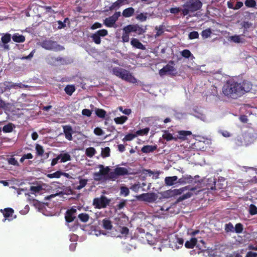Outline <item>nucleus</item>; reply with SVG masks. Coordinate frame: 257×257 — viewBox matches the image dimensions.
<instances>
[{"mask_svg":"<svg viewBox=\"0 0 257 257\" xmlns=\"http://www.w3.org/2000/svg\"><path fill=\"white\" fill-rule=\"evenodd\" d=\"M95 113L96 115L99 118H103L105 117L106 114V112L103 109L97 108L95 110Z\"/></svg>","mask_w":257,"mask_h":257,"instance_id":"obj_32","label":"nucleus"},{"mask_svg":"<svg viewBox=\"0 0 257 257\" xmlns=\"http://www.w3.org/2000/svg\"><path fill=\"white\" fill-rule=\"evenodd\" d=\"M0 211L3 212V215L5 217L3 221H5L7 219H8L9 221H11L14 218H16V215H15L13 217L14 210L11 208H6L4 210L1 209Z\"/></svg>","mask_w":257,"mask_h":257,"instance_id":"obj_12","label":"nucleus"},{"mask_svg":"<svg viewBox=\"0 0 257 257\" xmlns=\"http://www.w3.org/2000/svg\"><path fill=\"white\" fill-rule=\"evenodd\" d=\"M163 138L166 140L167 141H170L173 140V136L172 135L167 131L165 132V134L163 135Z\"/></svg>","mask_w":257,"mask_h":257,"instance_id":"obj_56","label":"nucleus"},{"mask_svg":"<svg viewBox=\"0 0 257 257\" xmlns=\"http://www.w3.org/2000/svg\"><path fill=\"white\" fill-rule=\"evenodd\" d=\"M36 150L37 155L42 156L44 153V150L42 146L39 144L36 145Z\"/></svg>","mask_w":257,"mask_h":257,"instance_id":"obj_42","label":"nucleus"},{"mask_svg":"<svg viewBox=\"0 0 257 257\" xmlns=\"http://www.w3.org/2000/svg\"><path fill=\"white\" fill-rule=\"evenodd\" d=\"M249 214L251 215L257 214V207L253 204H251L249 208Z\"/></svg>","mask_w":257,"mask_h":257,"instance_id":"obj_52","label":"nucleus"},{"mask_svg":"<svg viewBox=\"0 0 257 257\" xmlns=\"http://www.w3.org/2000/svg\"><path fill=\"white\" fill-rule=\"evenodd\" d=\"M77 210L74 208H71L70 209H68L65 215V218L66 221L68 223L72 222L76 218V213Z\"/></svg>","mask_w":257,"mask_h":257,"instance_id":"obj_13","label":"nucleus"},{"mask_svg":"<svg viewBox=\"0 0 257 257\" xmlns=\"http://www.w3.org/2000/svg\"><path fill=\"white\" fill-rule=\"evenodd\" d=\"M178 179V177L176 176L172 177H167L165 179V182L167 185L172 186L174 185L175 181Z\"/></svg>","mask_w":257,"mask_h":257,"instance_id":"obj_24","label":"nucleus"},{"mask_svg":"<svg viewBox=\"0 0 257 257\" xmlns=\"http://www.w3.org/2000/svg\"><path fill=\"white\" fill-rule=\"evenodd\" d=\"M149 131V127H146L144 129L138 130L136 132V137L137 136L147 135Z\"/></svg>","mask_w":257,"mask_h":257,"instance_id":"obj_37","label":"nucleus"},{"mask_svg":"<svg viewBox=\"0 0 257 257\" xmlns=\"http://www.w3.org/2000/svg\"><path fill=\"white\" fill-rule=\"evenodd\" d=\"M181 54L182 57H183L185 58H189L191 56H192V54L191 53V52L188 49H185V50H183V51H182L181 52Z\"/></svg>","mask_w":257,"mask_h":257,"instance_id":"obj_48","label":"nucleus"},{"mask_svg":"<svg viewBox=\"0 0 257 257\" xmlns=\"http://www.w3.org/2000/svg\"><path fill=\"white\" fill-rule=\"evenodd\" d=\"M169 245L170 247L175 249H179L182 247L184 243V239L179 237L178 235H175L169 238Z\"/></svg>","mask_w":257,"mask_h":257,"instance_id":"obj_7","label":"nucleus"},{"mask_svg":"<svg viewBox=\"0 0 257 257\" xmlns=\"http://www.w3.org/2000/svg\"><path fill=\"white\" fill-rule=\"evenodd\" d=\"M94 133L95 135L100 136L103 135L104 133L100 127H96L94 130Z\"/></svg>","mask_w":257,"mask_h":257,"instance_id":"obj_59","label":"nucleus"},{"mask_svg":"<svg viewBox=\"0 0 257 257\" xmlns=\"http://www.w3.org/2000/svg\"><path fill=\"white\" fill-rule=\"evenodd\" d=\"M64 90L67 94H68L69 96L72 95V93L75 91V86L73 85H67Z\"/></svg>","mask_w":257,"mask_h":257,"instance_id":"obj_30","label":"nucleus"},{"mask_svg":"<svg viewBox=\"0 0 257 257\" xmlns=\"http://www.w3.org/2000/svg\"><path fill=\"white\" fill-rule=\"evenodd\" d=\"M182 10L180 8L176 7V8H171L169 11L171 13L174 14H177L179 13L180 12H182Z\"/></svg>","mask_w":257,"mask_h":257,"instance_id":"obj_63","label":"nucleus"},{"mask_svg":"<svg viewBox=\"0 0 257 257\" xmlns=\"http://www.w3.org/2000/svg\"><path fill=\"white\" fill-rule=\"evenodd\" d=\"M225 230L226 232H234L233 224L231 222L226 224L225 225Z\"/></svg>","mask_w":257,"mask_h":257,"instance_id":"obj_57","label":"nucleus"},{"mask_svg":"<svg viewBox=\"0 0 257 257\" xmlns=\"http://www.w3.org/2000/svg\"><path fill=\"white\" fill-rule=\"evenodd\" d=\"M164 26L160 25L159 27L156 26L155 29L157 30L156 34H155V38L161 36L164 33Z\"/></svg>","mask_w":257,"mask_h":257,"instance_id":"obj_45","label":"nucleus"},{"mask_svg":"<svg viewBox=\"0 0 257 257\" xmlns=\"http://www.w3.org/2000/svg\"><path fill=\"white\" fill-rule=\"evenodd\" d=\"M61 163H64L71 160V156L67 153H61L58 155Z\"/></svg>","mask_w":257,"mask_h":257,"instance_id":"obj_22","label":"nucleus"},{"mask_svg":"<svg viewBox=\"0 0 257 257\" xmlns=\"http://www.w3.org/2000/svg\"><path fill=\"white\" fill-rule=\"evenodd\" d=\"M245 6L247 8H255L256 2L255 0H246L244 2Z\"/></svg>","mask_w":257,"mask_h":257,"instance_id":"obj_44","label":"nucleus"},{"mask_svg":"<svg viewBox=\"0 0 257 257\" xmlns=\"http://www.w3.org/2000/svg\"><path fill=\"white\" fill-rule=\"evenodd\" d=\"M199 37V34L196 31H193L189 33V38L191 40L197 39Z\"/></svg>","mask_w":257,"mask_h":257,"instance_id":"obj_60","label":"nucleus"},{"mask_svg":"<svg viewBox=\"0 0 257 257\" xmlns=\"http://www.w3.org/2000/svg\"><path fill=\"white\" fill-rule=\"evenodd\" d=\"M243 229V225L240 223H238L235 225L234 228V231L237 233H240L242 232Z\"/></svg>","mask_w":257,"mask_h":257,"instance_id":"obj_47","label":"nucleus"},{"mask_svg":"<svg viewBox=\"0 0 257 257\" xmlns=\"http://www.w3.org/2000/svg\"><path fill=\"white\" fill-rule=\"evenodd\" d=\"M157 149V146L156 145L154 146L146 145L143 147L141 151L144 153H149L153 152Z\"/></svg>","mask_w":257,"mask_h":257,"instance_id":"obj_18","label":"nucleus"},{"mask_svg":"<svg viewBox=\"0 0 257 257\" xmlns=\"http://www.w3.org/2000/svg\"><path fill=\"white\" fill-rule=\"evenodd\" d=\"M96 33L100 36V37H104L107 35L108 32L105 29H101L97 31L96 32Z\"/></svg>","mask_w":257,"mask_h":257,"instance_id":"obj_62","label":"nucleus"},{"mask_svg":"<svg viewBox=\"0 0 257 257\" xmlns=\"http://www.w3.org/2000/svg\"><path fill=\"white\" fill-rule=\"evenodd\" d=\"M125 0H117L111 5L110 7V10H113L116 8H119L124 2Z\"/></svg>","mask_w":257,"mask_h":257,"instance_id":"obj_46","label":"nucleus"},{"mask_svg":"<svg viewBox=\"0 0 257 257\" xmlns=\"http://www.w3.org/2000/svg\"><path fill=\"white\" fill-rule=\"evenodd\" d=\"M183 6L184 9L182 10V14L185 16L190 13L199 10L202 7V3L200 0H189Z\"/></svg>","mask_w":257,"mask_h":257,"instance_id":"obj_2","label":"nucleus"},{"mask_svg":"<svg viewBox=\"0 0 257 257\" xmlns=\"http://www.w3.org/2000/svg\"><path fill=\"white\" fill-rule=\"evenodd\" d=\"M88 180L86 179H80L79 180V185L76 187L77 190H80L84 188L87 183Z\"/></svg>","mask_w":257,"mask_h":257,"instance_id":"obj_39","label":"nucleus"},{"mask_svg":"<svg viewBox=\"0 0 257 257\" xmlns=\"http://www.w3.org/2000/svg\"><path fill=\"white\" fill-rule=\"evenodd\" d=\"M194 184L196 185L193 187L190 188L189 186H186L178 189L173 190L174 196L181 194L184 191L187 190H189L191 192H194L195 194H197L202 190L201 183L199 181H194Z\"/></svg>","mask_w":257,"mask_h":257,"instance_id":"obj_4","label":"nucleus"},{"mask_svg":"<svg viewBox=\"0 0 257 257\" xmlns=\"http://www.w3.org/2000/svg\"><path fill=\"white\" fill-rule=\"evenodd\" d=\"M102 225L103 228L106 230H111L112 228L111 221L106 218L102 220Z\"/></svg>","mask_w":257,"mask_h":257,"instance_id":"obj_21","label":"nucleus"},{"mask_svg":"<svg viewBox=\"0 0 257 257\" xmlns=\"http://www.w3.org/2000/svg\"><path fill=\"white\" fill-rule=\"evenodd\" d=\"M136 19L141 22L146 21L147 19V13H140L137 16Z\"/></svg>","mask_w":257,"mask_h":257,"instance_id":"obj_50","label":"nucleus"},{"mask_svg":"<svg viewBox=\"0 0 257 257\" xmlns=\"http://www.w3.org/2000/svg\"><path fill=\"white\" fill-rule=\"evenodd\" d=\"M127 119L128 118L127 116L122 115L114 118V121L116 124H122L124 123L127 120Z\"/></svg>","mask_w":257,"mask_h":257,"instance_id":"obj_29","label":"nucleus"},{"mask_svg":"<svg viewBox=\"0 0 257 257\" xmlns=\"http://www.w3.org/2000/svg\"><path fill=\"white\" fill-rule=\"evenodd\" d=\"M96 153L95 149L93 147H89L86 149L85 154L88 157H93Z\"/></svg>","mask_w":257,"mask_h":257,"instance_id":"obj_33","label":"nucleus"},{"mask_svg":"<svg viewBox=\"0 0 257 257\" xmlns=\"http://www.w3.org/2000/svg\"><path fill=\"white\" fill-rule=\"evenodd\" d=\"M78 218L82 222H87L89 219V216L88 214L85 213H82L78 215Z\"/></svg>","mask_w":257,"mask_h":257,"instance_id":"obj_31","label":"nucleus"},{"mask_svg":"<svg viewBox=\"0 0 257 257\" xmlns=\"http://www.w3.org/2000/svg\"><path fill=\"white\" fill-rule=\"evenodd\" d=\"M44 10L46 11V13H50L51 14H56L58 11H56L52 9L51 7L50 6H42Z\"/></svg>","mask_w":257,"mask_h":257,"instance_id":"obj_55","label":"nucleus"},{"mask_svg":"<svg viewBox=\"0 0 257 257\" xmlns=\"http://www.w3.org/2000/svg\"><path fill=\"white\" fill-rule=\"evenodd\" d=\"M112 71L114 75L122 79L132 83H135L137 82V79L125 69L116 67H114Z\"/></svg>","mask_w":257,"mask_h":257,"instance_id":"obj_3","label":"nucleus"},{"mask_svg":"<svg viewBox=\"0 0 257 257\" xmlns=\"http://www.w3.org/2000/svg\"><path fill=\"white\" fill-rule=\"evenodd\" d=\"M67 22H69V20L68 18H66L63 22H62L61 21H58L57 23L58 24V29H61L63 28H64L66 27V23Z\"/></svg>","mask_w":257,"mask_h":257,"instance_id":"obj_40","label":"nucleus"},{"mask_svg":"<svg viewBox=\"0 0 257 257\" xmlns=\"http://www.w3.org/2000/svg\"><path fill=\"white\" fill-rule=\"evenodd\" d=\"M110 148L106 147L103 149L101 151V155L103 157H108L110 156Z\"/></svg>","mask_w":257,"mask_h":257,"instance_id":"obj_49","label":"nucleus"},{"mask_svg":"<svg viewBox=\"0 0 257 257\" xmlns=\"http://www.w3.org/2000/svg\"><path fill=\"white\" fill-rule=\"evenodd\" d=\"M139 200L153 203L158 199V195L154 192L143 193L137 197Z\"/></svg>","mask_w":257,"mask_h":257,"instance_id":"obj_8","label":"nucleus"},{"mask_svg":"<svg viewBox=\"0 0 257 257\" xmlns=\"http://www.w3.org/2000/svg\"><path fill=\"white\" fill-rule=\"evenodd\" d=\"M90 37L92 38L93 41L96 44H100L101 43V38L95 32L94 34H93Z\"/></svg>","mask_w":257,"mask_h":257,"instance_id":"obj_36","label":"nucleus"},{"mask_svg":"<svg viewBox=\"0 0 257 257\" xmlns=\"http://www.w3.org/2000/svg\"><path fill=\"white\" fill-rule=\"evenodd\" d=\"M197 242V238L192 237L190 240H187L185 242V246L187 248H193L196 245Z\"/></svg>","mask_w":257,"mask_h":257,"instance_id":"obj_20","label":"nucleus"},{"mask_svg":"<svg viewBox=\"0 0 257 257\" xmlns=\"http://www.w3.org/2000/svg\"><path fill=\"white\" fill-rule=\"evenodd\" d=\"M110 200L106 197L101 195L100 197H96L93 199L92 204L95 208L101 209L107 207L110 203Z\"/></svg>","mask_w":257,"mask_h":257,"instance_id":"obj_6","label":"nucleus"},{"mask_svg":"<svg viewBox=\"0 0 257 257\" xmlns=\"http://www.w3.org/2000/svg\"><path fill=\"white\" fill-rule=\"evenodd\" d=\"M11 39V35L10 34H6L1 38L2 42L4 44H7L10 42Z\"/></svg>","mask_w":257,"mask_h":257,"instance_id":"obj_43","label":"nucleus"},{"mask_svg":"<svg viewBox=\"0 0 257 257\" xmlns=\"http://www.w3.org/2000/svg\"><path fill=\"white\" fill-rule=\"evenodd\" d=\"M41 46L49 50H57V48L60 47V45H58L57 43L51 40H46L42 42Z\"/></svg>","mask_w":257,"mask_h":257,"instance_id":"obj_11","label":"nucleus"},{"mask_svg":"<svg viewBox=\"0 0 257 257\" xmlns=\"http://www.w3.org/2000/svg\"><path fill=\"white\" fill-rule=\"evenodd\" d=\"M63 132L65 136V138L69 140H72V134L73 133L72 127L70 125H66L63 126Z\"/></svg>","mask_w":257,"mask_h":257,"instance_id":"obj_14","label":"nucleus"},{"mask_svg":"<svg viewBox=\"0 0 257 257\" xmlns=\"http://www.w3.org/2000/svg\"><path fill=\"white\" fill-rule=\"evenodd\" d=\"M14 155H12L11 158L7 159L8 163L9 165L16 166L17 167L20 166L19 163L17 160L14 157Z\"/></svg>","mask_w":257,"mask_h":257,"instance_id":"obj_35","label":"nucleus"},{"mask_svg":"<svg viewBox=\"0 0 257 257\" xmlns=\"http://www.w3.org/2000/svg\"><path fill=\"white\" fill-rule=\"evenodd\" d=\"M131 45L137 49L145 50V46L137 38H132L131 41Z\"/></svg>","mask_w":257,"mask_h":257,"instance_id":"obj_15","label":"nucleus"},{"mask_svg":"<svg viewBox=\"0 0 257 257\" xmlns=\"http://www.w3.org/2000/svg\"><path fill=\"white\" fill-rule=\"evenodd\" d=\"M134 174L133 172H130L127 169L123 167H116L113 171L110 172L108 174V177L112 180H115L118 177L124 176L126 175Z\"/></svg>","mask_w":257,"mask_h":257,"instance_id":"obj_5","label":"nucleus"},{"mask_svg":"<svg viewBox=\"0 0 257 257\" xmlns=\"http://www.w3.org/2000/svg\"><path fill=\"white\" fill-rule=\"evenodd\" d=\"M230 39L234 43H239L241 42L240 37L239 35H234L230 37Z\"/></svg>","mask_w":257,"mask_h":257,"instance_id":"obj_61","label":"nucleus"},{"mask_svg":"<svg viewBox=\"0 0 257 257\" xmlns=\"http://www.w3.org/2000/svg\"><path fill=\"white\" fill-rule=\"evenodd\" d=\"M193 195V193H192L191 192H187L186 193V194H183V195L180 196L178 199H177V202H181L184 200H185L187 198H189L190 197H191Z\"/></svg>","mask_w":257,"mask_h":257,"instance_id":"obj_38","label":"nucleus"},{"mask_svg":"<svg viewBox=\"0 0 257 257\" xmlns=\"http://www.w3.org/2000/svg\"><path fill=\"white\" fill-rule=\"evenodd\" d=\"M13 40L17 43H22L25 41V37L22 35L18 34H15L12 37Z\"/></svg>","mask_w":257,"mask_h":257,"instance_id":"obj_26","label":"nucleus"},{"mask_svg":"<svg viewBox=\"0 0 257 257\" xmlns=\"http://www.w3.org/2000/svg\"><path fill=\"white\" fill-rule=\"evenodd\" d=\"M251 87V83L247 80H243L240 83L230 80L223 85L222 92L228 97L236 99L249 92Z\"/></svg>","mask_w":257,"mask_h":257,"instance_id":"obj_1","label":"nucleus"},{"mask_svg":"<svg viewBox=\"0 0 257 257\" xmlns=\"http://www.w3.org/2000/svg\"><path fill=\"white\" fill-rule=\"evenodd\" d=\"M136 137V134H128L125 136L124 138L122 139L123 142L125 141H131Z\"/></svg>","mask_w":257,"mask_h":257,"instance_id":"obj_54","label":"nucleus"},{"mask_svg":"<svg viewBox=\"0 0 257 257\" xmlns=\"http://www.w3.org/2000/svg\"><path fill=\"white\" fill-rule=\"evenodd\" d=\"M194 178L190 175H185L178 180V182L181 184L191 183L193 182Z\"/></svg>","mask_w":257,"mask_h":257,"instance_id":"obj_17","label":"nucleus"},{"mask_svg":"<svg viewBox=\"0 0 257 257\" xmlns=\"http://www.w3.org/2000/svg\"><path fill=\"white\" fill-rule=\"evenodd\" d=\"M15 127V125L12 123L9 122L6 125H5L3 127V131L5 133H9L13 132L14 128Z\"/></svg>","mask_w":257,"mask_h":257,"instance_id":"obj_23","label":"nucleus"},{"mask_svg":"<svg viewBox=\"0 0 257 257\" xmlns=\"http://www.w3.org/2000/svg\"><path fill=\"white\" fill-rule=\"evenodd\" d=\"M163 196L164 198H169L174 196L173 190H168L163 192Z\"/></svg>","mask_w":257,"mask_h":257,"instance_id":"obj_58","label":"nucleus"},{"mask_svg":"<svg viewBox=\"0 0 257 257\" xmlns=\"http://www.w3.org/2000/svg\"><path fill=\"white\" fill-rule=\"evenodd\" d=\"M61 176V171H57L53 173L47 174V177L49 178H59Z\"/></svg>","mask_w":257,"mask_h":257,"instance_id":"obj_41","label":"nucleus"},{"mask_svg":"<svg viewBox=\"0 0 257 257\" xmlns=\"http://www.w3.org/2000/svg\"><path fill=\"white\" fill-rule=\"evenodd\" d=\"M100 170L99 172L95 173L94 174L95 177H99L100 175H108L110 171V168L108 167H104L102 165L99 166Z\"/></svg>","mask_w":257,"mask_h":257,"instance_id":"obj_16","label":"nucleus"},{"mask_svg":"<svg viewBox=\"0 0 257 257\" xmlns=\"http://www.w3.org/2000/svg\"><path fill=\"white\" fill-rule=\"evenodd\" d=\"M123 30L126 33L130 34L131 32H135L138 35H142L145 32V30L138 24L128 25L125 26Z\"/></svg>","mask_w":257,"mask_h":257,"instance_id":"obj_9","label":"nucleus"},{"mask_svg":"<svg viewBox=\"0 0 257 257\" xmlns=\"http://www.w3.org/2000/svg\"><path fill=\"white\" fill-rule=\"evenodd\" d=\"M115 23V20L112 17H109L105 19L104 24L107 27H112Z\"/></svg>","mask_w":257,"mask_h":257,"instance_id":"obj_28","label":"nucleus"},{"mask_svg":"<svg viewBox=\"0 0 257 257\" xmlns=\"http://www.w3.org/2000/svg\"><path fill=\"white\" fill-rule=\"evenodd\" d=\"M135 13V10L134 8L130 7L124 9L122 12V15L128 18L133 15Z\"/></svg>","mask_w":257,"mask_h":257,"instance_id":"obj_25","label":"nucleus"},{"mask_svg":"<svg viewBox=\"0 0 257 257\" xmlns=\"http://www.w3.org/2000/svg\"><path fill=\"white\" fill-rule=\"evenodd\" d=\"M212 34L211 30L210 28L204 30L201 32V36L203 39H207L210 37Z\"/></svg>","mask_w":257,"mask_h":257,"instance_id":"obj_34","label":"nucleus"},{"mask_svg":"<svg viewBox=\"0 0 257 257\" xmlns=\"http://www.w3.org/2000/svg\"><path fill=\"white\" fill-rule=\"evenodd\" d=\"M178 133L179 135V139L182 140H185L186 136L192 134V133L189 131H180Z\"/></svg>","mask_w":257,"mask_h":257,"instance_id":"obj_27","label":"nucleus"},{"mask_svg":"<svg viewBox=\"0 0 257 257\" xmlns=\"http://www.w3.org/2000/svg\"><path fill=\"white\" fill-rule=\"evenodd\" d=\"M159 73L160 76H164L167 74L170 76H175L177 72L176 68L173 66L167 64L159 70Z\"/></svg>","mask_w":257,"mask_h":257,"instance_id":"obj_10","label":"nucleus"},{"mask_svg":"<svg viewBox=\"0 0 257 257\" xmlns=\"http://www.w3.org/2000/svg\"><path fill=\"white\" fill-rule=\"evenodd\" d=\"M12 89V86L10 85V82L5 81L4 82H0V93H3L7 90Z\"/></svg>","mask_w":257,"mask_h":257,"instance_id":"obj_19","label":"nucleus"},{"mask_svg":"<svg viewBox=\"0 0 257 257\" xmlns=\"http://www.w3.org/2000/svg\"><path fill=\"white\" fill-rule=\"evenodd\" d=\"M122 40L123 42H128L130 40L129 33L124 32L122 36Z\"/></svg>","mask_w":257,"mask_h":257,"instance_id":"obj_64","label":"nucleus"},{"mask_svg":"<svg viewBox=\"0 0 257 257\" xmlns=\"http://www.w3.org/2000/svg\"><path fill=\"white\" fill-rule=\"evenodd\" d=\"M120 193L121 195H123L124 196H127L130 193L129 189L125 186H122L120 187Z\"/></svg>","mask_w":257,"mask_h":257,"instance_id":"obj_53","label":"nucleus"},{"mask_svg":"<svg viewBox=\"0 0 257 257\" xmlns=\"http://www.w3.org/2000/svg\"><path fill=\"white\" fill-rule=\"evenodd\" d=\"M43 189L42 186L40 185L31 186L30 190L34 193H39Z\"/></svg>","mask_w":257,"mask_h":257,"instance_id":"obj_51","label":"nucleus"}]
</instances>
